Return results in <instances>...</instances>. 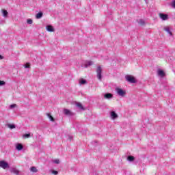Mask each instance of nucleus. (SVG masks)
I'll use <instances>...</instances> for the list:
<instances>
[{
    "instance_id": "7",
    "label": "nucleus",
    "mask_w": 175,
    "mask_h": 175,
    "mask_svg": "<svg viewBox=\"0 0 175 175\" xmlns=\"http://www.w3.org/2000/svg\"><path fill=\"white\" fill-rule=\"evenodd\" d=\"M11 173H13L14 174L16 175H19L20 174V171L17 170L16 167H12L10 169Z\"/></svg>"
},
{
    "instance_id": "33",
    "label": "nucleus",
    "mask_w": 175,
    "mask_h": 175,
    "mask_svg": "<svg viewBox=\"0 0 175 175\" xmlns=\"http://www.w3.org/2000/svg\"><path fill=\"white\" fill-rule=\"evenodd\" d=\"M70 140H72V137H70Z\"/></svg>"
},
{
    "instance_id": "12",
    "label": "nucleus",
    "mask_w": 175,
    "mask_h": 175,
    "mask_svg": "<svg viewBox=\"0 0 175 175\" xmlns=\"http://www.w3.org/2000/svg\"><path fill=\"white\" fill-rule=\"evenodd\" d=\"M104 98H105V99H111V98H113V94L111 93H107L104 95Z\"/></svg>"
},
{
    "instance_id": "23",
    "label": "nucleus",
    "mask_w": 175,
    "mask_h": 175,
    "mask_svg": "<svg viewBox=\"0 0 175 175\" xmlns=\"http://www.w3.org/2000/svg\"><path fill=\"white\" fill-rule=\"evenodd\" d=\"M23 137L24 139H29V137H31V133L24 134Z\"/></svg>"
},
{
    "instance_id": "30",
    "label": "nucleus",
    "mask_w": 175,
    "mask_h": 175,
    "mask_svg": "<svg viewBox=\"0 0 175 175\" xmlns=\"http://www.w3.org/2000/svg\"><path fill=\"white\" fill-rule=\"evenodd\" d=\"M5 83L3 81H0V85H5Z\"/></svg>"
},
{
    "instance_id": "5",
    "label": "nucleus",
    "mask_w": 175,
    "mask_h": 175,
    "mask_svg": "<svg viewBox=\"0 0 175 175\" xmlns=\"http://www.w3.org/2000/svg\"><path fill=\"white\" fill-rule=\"evenodd\" d=\"M159 16L160 18L163 20V21H165L169 19V15L168 14H163V13H160L159 14Z\"/></svg>"
},
{
    "instance_id": "11",
    "label": "nucleus",
    "mask_w": 175,
    "mask_h": 175,
    "mask_svg": "<svg viewBox=\"0 0 175 175\" xmlns=\"http://www.w3.org/2000/svg\"><path fill=\"white\" fill-rule=\"evenodd\" d=\"M76 106L79 110H85L81 103H77Z\"/></svg>"
},
{
    "instance_id": "4",
    "label": "nucleus",
    "mask_w": 175,
    "mask_h": 175,
    "mask_svg": "<svg viewBox=\"0 0 175 175\" xmlns=\"http://www.w3.org/2000/svg\"><path fill=\"white\" fill-rule=\"evenodd\" d=\"M0 167H1V169H9V167H10V166L9 165V163L5 161H0Z\"/></svg>"
},
{
    "instance_id": "21",
    "label": "nucleus",
    "mask_w": 175,
    "mask_h": 175,
    "mask_svg": "<svg viewBox=\"0 0 175 175\" xmlns=\"http://www.w3.org/2000/svg\"><path fill=\"white\" fill-rule=\"evenodd\" d=\"M138 24H139V25H144V24H146V23L144 22V20L139 19L138 21Z\"/></svg>"
},
{
    "instance_id": "31",
    "label": "nucleus",
    "mask_w": 175,
    "mask_h": 175,
    "mask_svg": "<svg viewBox=\"0 0 175 175\" xmlns=\"http://www.w3.org/2000/svg\"><path fill=\"white\" fill-rule=\"evenodd\" d=\"M172 8H174V9H175V1H174L172 2Z\"/></svg>"
},
{
    "instance_id": "32",
    "label": "nucleus",
    "mask_w": 175,
    "mask_h": 175,
    "mask_svg": "<svg viewBox=\"0 0 175 175\" xmlns=\"http://www.w3.org/2000/svg\"><path fill=\"white\" fill-rule=\"evenodd\" d=\"M0 59H3V57L2 55H0Z\"/></svg>"
},
{
    "instance_id": "22",
    "label": "nucleus",
    "mask_w": 175,
    "mask_h": 175,
    "mask_svg": "<svg viewBox=\"0 0 175 175\" xmlns=\"http://www.w3.org/2000/svg\"><path fill=\"white\" fill-rule=\"evenodd\" d=\"M8 128H10V129H14V128H16V125L11 124H8Z\"/></svg>"
},
{
    "instance_id": "25",
    "label": "nucleus",
    "mask_w": 175,
    "mask_h": 175,
    "mask_svg": "<svg viewBox=\"0 0 175 175\" xmlns=\"http://www.w3.org/2000/svg\"><path fill=\"white\" fill-rule=\"evenodd\" d=\"M14 107H17V105L12 104L11 105H10V109H14Z\"/></svg>"
},
{
    "instance_id": "15",
    "label": "nucleus",
    "mask_w": 175,
    "mask_h": 175,
    "mask_svg": "<svg viewBox=\"0 0 175 175\" xmlns=\"http://www.w3.org/2000/svg\"><path fill=\"white\" fill-rule=\"evenodd\" d=\"M92 65H94V62L89 61L85 64V68H88V66H91Z\"/></svg>"
},
{
    "instance_id": "24",
    "label": "nucleus",
    "mask_w": 175,
    "mask_h": 175,
    "mask_svg": "<svg viewBox=\"0 0 175 175\" xmlns=\"http://www.w3.org/2000/svg\"><path fill=\"white\" fill-rule=\"evenodd\" d=\"M80 84H87V81H85V79H81Z\"/></svg>"
},
{
    "instance_id": "28",
    "label": "nucleus",
    "mask_w": 175,
    "mask_h": 175,
    "mask_svg": "<svg viewBox=\"0 0 175 175\" xmlns=\"http://www.w3.org/2000/svg\"><path fill=\"white\" fill-rule=\"evenodd\" d=\"M25 68L26 69H28V68H31V66L29 65V63H27L26 65H25Z\"/></svg>"
},
{
    "instance_id": "10",
    "label": "nucleus",
    "mask_w": 175,
    "mask_h": 175,
    "mask_svg": "<svg viewBox=\"0 0 175 175\" xmlns=\"http://www.w3.org/2000/svg\"><path fill=\"white\" fill-rule=\"evenodd\" d=\"M46 29L48 31V32H54V27H53L51 25H47L46 27Z\"/></svg>"
},
{
    "instance_id": "26",
    "label": "nucleus",
    "mask_w": 175,
    "mask_h": 175,
    "mask_svg": "<svg viewBox=\"0 0 175 175\" xmlns=\"http://www.w3.org/2000/svg\"><path fill=\"white\" fill-rule=\"evenodd\" d=\"M53 163H56V165H59V159H55V160H53Z\"/></svg>"
},
{
    "instance_id": "1",
    "label": "nucleus",
    "mask_w": 175,
    "mask_h": 175,
    "mask_svg": "<svg viewBox=\"0 0 175 175\" xmlns=\"http://www.w3.org/2000/svg\"><path fill=\"white\" fill-rule=\"evenodd\" d=\"M115 91L116 92V94H118V95L119 96H122V98H124V96H125V95H126V92H125V90L119 88H116L115 89Z\"/></svg>"
},
{
    "instance_id": "18",
    "label": "nucleus",
    "mask_w": 175,
    "mask_h": 175,
    "mask_svg": "<svg viewBox=\"0 0 175 175\" xmlns=\"http://www.w3.org/2000/svg\"><path fill=\"white\" fill-rule=\"evenodd\" d=\"M30 170L33 173H38V169L36 168V167H31Z\"/></svg>"
},
{
    "instance_id": "6",
    "label": "nucleus",
    "mask_w": 175,
    "mask_h": 175,
    "mask_svg": "<svg viewBox=\"0 0 175 175\" xmlns=\"http://www.w3.org/2000/svg\"><path fill=\"white\" fill-rule=\"evenodd\" d=\"M64 113L66 116H75V113L72 112L70 110H69L68 109H64Z\"/></svg>"
},
{
    "instance_id": "20",
    "label": "nucleus",
    "mask_w": 175,
    "mask_h": 175,
    "mask_svg": "<svg viewBox=\"0 0 175 175\" xmlns=\"http://www.w3.org/2000/svg\"><path fill=\"white\" fill-rule=\"evenodd\" d=\"M2 12L3 17H8V14H9L8 11H6V10H3Z\"/></svg>"
},
{
    "instance_id": "8",
    "label": "nucleus",
    "mask_w": 175,
    "mask_h": 175,
    "mask_svg": "<svg viewBox=\"0 0 175 175\" xmlns=\"http://www.w3.org/2000/svg\"><path fill=\"white\" fill-rule=\"evenodd\" d=\"M157 75L160 77H165V72L162 70H158Z\"/></svg>"
},
{
    "instance_id": "29",
    "label": "nucleus",
    "mask_w": 175,
    "mask_h": 175,
    "mask_svg": "<svg viewBox=\"0 0 175 175\" xmlns=\"http://www.w3.org/2000/svg\"><path fill=\"white\" fill-rule=\"evenodd\" d=\"M52 173H53V174L57 175V174H58V171L52 170Z\"/></svg>"
},
{
    "instance_id": "14",
    "label": "nucleus",
    "mask_w": 175,
    "mask_h": 175,
    "mask_svg": "<svg viewBox=\"0 0 175 175\" xmlns=\"http://www.w3.org/2000/svg\"><path fill=\"white\" fill-rule=\"evenodd\" d=\"M24 148V146H23V144H18L17 145H16V150H18V151H21V150H23Z\"/></svg>"
},
{
    "instance_id": "9",
    "label": "nucleus",
    "mask_w": 175,
    "mask_h": 175,
    "mask_svg": "<svg viewBox=\"0 0 175 175\" xmlns=\"http://www.w3.org/2000/svg\"><path fill=\"white\" fill-rule=\"evenodd\" d=\"M111 118L112 120H116V118H118V115L116 114V111H113L111 112Z\"/></svg>"
},
{
    "instance_id": "13",
    "label": "nucleus",
    "mask_w": 175,
    "mask_h": 175,
    "mask_svg": "<svg viewBox=\"0 0 175 175\" xmlns=\"http://www.w3.org/2000/svg\"><path fill=\"white\" fill-rule=\"evenodd\" d=\"M42 17H43V12H39L36 15V18H37V19L42 18Z\"/></svg>"
},
{
    "instance_id": "3",
    "label": "nucleus",
    "mask_w": 175,
    "mask_h": 175,
    "mask_svg": "<svg viewBox=\"0 0 175 175\" xmlns=\"http://www.w3.org/2000/svg\"><path fill=\"white\" fill-rule=\"evenodd\" d=\"M97 79L102 81V67L98 66L96 69Z\"/></svg>"
},
{
    "instance_id": "17",
    "label": "nucleus",
    "mask_w": 175,
    "mask_h": 175,
    "mask_svg": "<svg viewBox=\"0 0 175 175\" xmlns=\"http://www.w3.org/2000/svg\"><path fill=\"white\" fill-rule=\"evenodd\" d=\"M164 30H165V31L167 32V33H169L170 36L173 35V33L170 31V29L169 27H165Z\"/></svg>"
},
{
    "instance_id": "2",
    "label": "nucleus",
    "mask_w": 175,
    "mask_h": 175,
    "mask_svg": "<svg viewBox=\"0 0 175 175\" xmlns=\"http://www.w3.org/2000/svg\"><path fill=\"white\" fill-rule=\"evenodd\" d=\"M125 79L126 81H128L129 83H131L132 84L136 83V79H135V77L132 75H126Z\"/></svg>"
},
{
    "instance_id": "16",
    "label": "nucleus",
    "mask_w": 175,
    "mask_h": 175,
    "mask_svg": "<svg viewBox=\"0 0 175 175\" xmlns=\"http://www.w3.org/2000/svg\"><path fill=\"white\" fill-rule=\"evenodd\" d=\"M46 116H47L48 118H49L50 121H52V122H54V121H55V120L54 118L51 116V114H50V113H46Z\"/></svg>"
},
{
    "instance_id": "27",
    "label": "nucleus",
    "mask_w": 175,
    "mask_h": 175,
    "mask_svg": "<svg viewBox=\"0 0 175 175\" xmlns=\"http://www.w3.org/2000/svg\"><path fill=\"white\" fill-rule=\"evenodd\" d=\"M27 24L31 25L32 24V23H33V21H32V19H27Z\"/></svg>"
},
{
    "instance_id": "19",
    "label": "nucleus",
    "mask_w": 175,
    "mask_h": 175,
    "mask_svg": "<svg viewBox=\"0 0 175 175\" xmlns=\"http://www.w3.org/2000/svg\"><path fill=\"white\" fill-rule=\"evenodd\" d=\"M127 159H128V161H129V162H132V161H135V157H133V156H129L127 157Z\"/></svg>"
}]
</instances>
